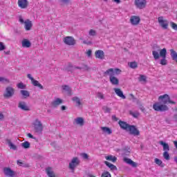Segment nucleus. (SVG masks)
Here are the masks:
<instances>
[{"label": "nucleus", "mask_w": 177, "mask_h": 177, "mask_svg": "<svg viewBox=\"0 0 177 177\" xmlns=\"http://www.w3.org/2000/svg\"><path fill=\"white\" fill-rule=\"evenodd\" d=\"M158 100L159 102L153 104V109L155 111H168V110H169V108L167 106L168 103H170L171 104H176V102L171 100V97H169V95L167 94L159 96Z\"/></svg>", "instance_id": "1"}, {"label": "nucleus", "mask_w": 177, "mask_h": 177, "mask_svg": "<svg viewBox=\"0 0 177 177\" xmlns=\"http://www.w3.org/2000/svg\"><path fill=\"white\" fill-rule=\"evenodd\" d=\"M122 71L120 68H111L104 72V77H107L109 75V81L112 85H119L120 80L115 77V75H120Z\"/></svg>", "instance_id": "2"}, {"label": "nucleus", "mask_w": 177, "mask_h": 177, "mask_svg": "<svg viewBox=\"0 0 177 177\" xmlns=\"http://www.w3.org/2000/svg\"><path fill=\"white\" fill-rule=\"evenodd\" d=\"M152 55L155 60H158L160 56V57H162V59H160V64H162V66H167V48H162L161 50L158 48L157 50H154L152 51Z\"/></svg>", "instance_id": "3"}, {"label": "nucleus", "mask_w": 177, "mask_h": 177, "mask_svg": "<svg viewBox=\"0 0 177 177\" xmlns=\"http://www.w3.org/2000/svg\"><path fill=\"white\" fill-rule=\"evenodd\" d=\"M33 128L35 132L36 133H41L42 131H44V126L42 125V122L39 121V120L36 119L32 123Z\"/></svg>", "instance_id": "4"}, {"label": "nucleus", "mask_w": 177, "mask_h": 177, "mask_svg": "<svg viewBox=\"0 0 177 177\" xmlns=\"http://www.w3.org/2000/svg\"><path fill=\"white\" fill-rule=\"evenodd\" d=\"M15 95V88L10 86H8L6 88L5 92L3 93V97L6 99H10Z\"/></svg>", "instance_id": "5"}, {"label": "nucleus", "mask_w": 177, "mask_h": 177, "mask_svg": "<svg viewBox=\"0 0 177 177\" xmlns=\"http://www.w3.org/2000/svg\"><path fill=\"white\" fill-rule=\"evenodd\" d=\"M80 162H81L80 161V159L78 158V157L73 158L71 162L69 163V166H68L69 169H71L72 172H74V171L75 170V168H77V167L80 165Z\"/></svg>", "instance_id": "6"}, {"label": "nucleus", "mask_w": 177, "mask_h": 177, "mask_svg": "<svg viewBox=\"0 0 177 177\" xmlns=\"http://www.w3.org/2000/svg\"><path fill=\"white\" fill-rule=\"evenodd\" d=\"M63 41L65 45H68L69 46H74L77 44L75 39L71 36L64 37Z\"/></svg>", "instance_id": "7"}, {"label": "nucleus", "mask_w": 177, "mask_h": 177, "mask_svg": "<svg viewBox=\"0 0 177 177\" xmlns=\"http://www.w3.org/2000/svg\"><path fill=\"white\" fill-rule=\"evenodd\" d=\"M127 132H129L130 135H133V136H139L140 135V131H139L135 125L130 124Z\"/></svg>", "instance_id": "8"}, {"label": "nucleus", "mask_w": 177, "mask_h": 177, "mask_svg": "<svg viewBox=\"0 0 177 177\" xmlns=\"http://www.w3.org/2000/svg\"><path fill=\"white\" fill-rule=\"evenodd\" d=\"M158 21L160 26H161L164 28V30H167V28H168V24H169V22L168 21V20L164 19L163 17H159L158 18Z\"/></svg>", "instance_id": "9"}, {"label": "nucleus", "mask_w": 177, "mask_h": 177, "mask_svg": "<svg viewBox=\"0 0 177 177\" xmlns=\"http://www.w3.org/2000/svg\"><path fill=\"white\" fill-rule=\"evenodd\" d=\"M27 77H28V78H29V80H30V81L34 86H37V88H39V89H44V86H42V84H41L39 83V82H38L37 80H35L34 79V77H32L31 76V74H30V73L28 74Z\"/></svg>", "instance_id": "10"}, {"label": "nucleus", "mask_w": 177, "mask_h": 177, "mask_svg": "<svg viewBox=\"0 0 177 177\" xmlns=\"http://www.w3.org/2000/svg\"><path fill=\"white\" fill-rule=\"evenodd\" d=\"M146 3H147L146 0H135V5L138 9H145L146 8Z\"/></svg>", "instance_id": "11"}, {"label": "nucleus", "mask_w": 177, "mask_h": 177, "mask_svg": "<svg viewBox=\"0 0 177 177\" xmlns=\"http://www.w3.org/2000/svg\"><path fill=\"white\" fill-rule=\"evenodd\" d=\"M63 104V100L57 97V98H55V100L51 102L50 106L53 109H56L57 107H59L60 104Z\"/></svg>", "instance_id": "12"}, {"label": "nucleus", "mask_w": 177, "mask_h": 177, "mask_svg": "<svg viewBox=\"0 0 177 177\" xmlns=\"http://www.w3.org/2000/svg\"><path fill=\"white\" fill-rule=\"evenodd\" d=\"M3 171L6 176L15 177V173L10 167H4Z\"/></svg>", "instance_id": "13"}, {"label": "nucleus", "mask_w": 177, "mask_h": 177, "mask_svg": "<svg viewBox=\"0 0 177 177\" xmlns=\"http://www.w3.org/2000/svg\"><path fill=\"white\" fill-rule=\"evenodd\" d=\"M18 107L19 109H21V110H23V111H30V107L27 106V103H26V102H19L18 104Z\"/></svg>", "instance_id": "14"}, {"label": "nucleus", "mask_w": 177, "mask_h": 177, "mask_svg": "<svg viewBox=\"0 0 177 177\" xmlns=\"http://www.w3.org/2000/svg\"><path fill=\"white\" fill-rule=\"evenodd\" d=\"M18 6L21 8V9H27V8H28V1L18 0Z\"/></svg>", "instance_id": "15"}, {"label": "nucleus", "mask_w": 177, "mask_h": 177, "mask_svg": "<svg viewBox=\"0 0 177 177\" xmlns=\"http://www.w3.org/2000/svg\"><path fill=\"white\" fill-rule=\"evenodd\" d=\"M118 124L122 129H123L124 131H128V129H129V127L131 126V124H129L122 120H120L118 122Z\"/></svg>", "instance_id": "16"}, {"label": "nucleus", "mask_w": 177, "mask_h": 177, "mask_svg": "<svg viewBox=\"0 0 177 177\" xmlns=\"http://www.w3.org/2000/svg\"><path fill=\"white\" fill-rule=\"evenodd\" d=\"M130 22L133 26H138L140 22V18L136 16H132L130 19Z\"/></svg>", "instance_id": "17"}, {"label": "nucleus", "mask_w": 177, "mask_h": 177, "mask_svg": "<svg viewBox=\"0 0 177 177\" xmlns=\"http://www.w3.org/2000/svg\"><path fill=\"white\" fill-rule=\"evenodd\" d=\"M95 56L97 59H100V60H103L104 59V52L102 50H96L95 53Z\"/></svg>", "instance_id": "18"}, {"label": "nucleus", "mask_w": 177, "mask_h": 177, "mask_svg": "<svg viewBox=\"0 0 177 177\" xmlns=\"http://www.w3.org/2000/svg\"><path fill=\"white\" fill-rule=\"evenodd\" d=\"M123 161L126 162L127 164H129V165H131L133 168H136L138 167V164L135 162H133L132 160L128 158H124L123 159Z\"/></svg>", "instance_id": "19"}, {"label": "nucleus", "mask_w": 177, "mask_h": 177, "mask_svg": "<svg viewBox=\"0 0 177 177\" xmlns=\"http://www.w3.org/2000/svg\"><path fill=\"white\" fill-rule=\"evenodd\" d=\"M46 172L48 177H56V174H55V171H53L52 167H47L46 169Z\"/></svg>", "instance_id": "20"}, {"label": "nucleus", "mask_w": 177, "mask_h": 177, "mask_svg": "<svg viewBox=\"0 0 177 177\" xmlns=\"http://www.w3.org/2000/svg\"><path fill=\"white\" fill-rule=\"evenodd\" d=\"M25 29L26 30V31H30V30H31V28L32 27V22H31V21H30V19H26L25 21Z\"/></svg>", "instance_id": "21"}, {"label": "nucleus", "mask_w": 177, "mask_h": 177, "mask_svg": "<svg viewBox=\"0 0 177 177\" xmlns=\"http://www.w3.org/2000/svg\"><path fill=\"white\" fill-rule=\"evenodd\" d=\"M115 93L117 95L119 96V97H121L122 99H127V97L124 95V93H122V91L120 88H114Z\"/></svg>", "instance_id": "22"}, {"label": "nucleus", "mask_w": 177, "mask_h": 177, "mask_svg": "<svg viewBox=\"0 0 177 177\" xmlns=\"http://www.w3.org/2000/svg\"><path fill=\"white\" fill-rule=\"evenodd\" d=\"M75 122L77 125H80V127H84L85 122L82 118H77L75 119Z\"/></svg>", "instance_id": "23"}, {"label": "nucleus", "mask_w": 177, "mask_h": 177, "mask_svg": "<svg viewBox=\"0 0 177 177\" xmlns=\"http://www.w3.org/2000/svg\"><path fill=\"white\" fill-rule=\"evenodd\" d=\"M159 145L162 146L164 151H169V145L167 142H164V141H159Z\"/></svg>", "instance_id": "24"}, {"label": "nucleus", "mask_w": 177, "mask_h": 177, "mask_svg": "<svg viewBox=\"0 0 177 177\" xmlns=\"http://www.w3.org/2000/svg\"><path fill=\"white\" fill-rule=\"evenodd\" d=\"M31 46V42L27 39H24L22 40V47L23 48H30Z\"/></svg>", "instance_id": "25"}, {"label": "nucleus", "mask_w": 177, "mask_h": 177, "mask_svg": "<svg viewBox=\"0 0 177 177\" xmlns=\"http://www.w3.org/2000/svg\"><path fill=\"white\" fill-rule=\"evenodd\" d=\"M101 129L104 132V133H107V135H111L113 133V131L111 130V129L107 127H102Z\"/></svg>", "instance_id": "26"}, {"label": "nucleus", "mask_w": 177, "mask_h": 177, "mask_svg": "<svg viewBox=\"0 0 177 177\" xmlns=\"http://www.w3.org/2000/svg\"><path fill=\"white\" fill-rule=\"evenodd\" d=\"M105 165L110 168L111 171H117V167L107 161L104 162Z\"/></svg>", "instance_id": "27"}, {"label": "nucleus", "mask_w": 177, "mask_h": 177, "mask_svg": "<svg viewBox=\"0 0 177 177\" xmlns=\"http://www.w3.org/2000/svg\"><path fill=\"white\" fill-rule=\"evenodd\" d=\"M62 88L69 96H71V88L68 85H63Z\"/></svg>", "instance_id": "28"}, {"label": "nucleus", "mask_w": 177, "mask_h": 177, "mask_svg": "<svg viewBox=\"0 0 177 177\" xmlns=\"http://www.w3.org/2000/svg\"><path fill=\"white\" fill-rule=\"evenodd\" d=\"M170 55L172 60H174L177 63V53L174 49L170 50Z\"/></svg>", "instance_id": "29"}, {"label": "nucleus", "mask_w": 177, "mask_h": 177, "mask_svg": "<svg viewBox=\"0 0 177 177\" xmlns=\"http://www.w3.org/2000/svg\"><path fill=\"white\" fill-rule=\"evenodd\" d=\"M6 143H8L10 149H12V150H17V147L12 143V141L10 140L6 139Z\"/></svg>", "instance_id": "30"}, {"label": "nucleus", "mask_w": 177, "mask_h": 177, "mask_svg": "<svg viewBox=\"0 0 177 177\" xmlns=\"http://www.w3.org/2000/svg\"><path fill=\"white\" fill-rule=\"evenodd\" d=\"M21 95L24 96V99H27V97H30V92L27 90H21L20 91Z\"/></svg>", "instance_id": "31"}, {"label": "nucleus", "mask_w": 177, "mask_h": 177, "mask_svg": "<svg viewBox=\"0 0 177 177\" xmlns=\"http://www.w3.org/2000/svg\"><path fill=\"white\" fill-rule=\"evenodd\" d=\"M17 165H19V167H24L25 168H28V167H30V165H28V163H24L20 160H17Z\"/></svg>", "instance_id": "32"}, {"label": "nucleus", "mask_w": 177, "mask_h": 177, "mask_svg": "<svg viewBox=\"0 0 177 177\" xmlns=\"http://www.w3.org/2000/svg\"><path fill=\"white\" fill-rule=\"evenodd\" d=\"M105 158L108 161H112V162H115L117 161V157L111 156V155L106 156Z\"/></svg>", "instance_id": "33"}, {"label": "nucleus", "mask_w": 177, "mask_h": 177, "mask_svg": "<svg viewBox=\"0 0 177 177\" xmlns=\"http://www.w3.org/2000/svg\"><path fill=\"white\" fill-rule=\"evenodd\" d=\"M21 146L24 149H30L31 144L28 141H25L21 143Z\"/></svg>", "instance_id": "34"}, {"label": "nucleus", "mask_w": 177, "mask_h": 177, "mask_svg": "<svg viewBox=\"0 0 177 177\" xmlns=\"http://www.w3.org/2000/svg\"><path fill=\"white\" fill-rule=\"evenodd\" d=\"M66 71H69L71 73H73L74 71V66H73V64H69L68 66L65 68Z\"/></svg>", "instance_id": "35"}, {"label": "nucleus", "mask_w": 177, "mask_h": 177, "mask_svg": "<svg viewBox=\"0 0 177 177\" xmlns=\"http://www.w3.org/2000/svg\"><path fill=\"white\" fill-rule=\"evenodd\" d=\"M129 114L132 115L134 118H138L139 115H140V113L138 111L133 112L131 111H129Z\"/></svg>", "instance_id": "36"}, {"label": "nucleus", "mask_w": 177, "mask_h": 177, "mask_svg": "<svg viewBox=\"0 0 177 177\" xmlns=\"http://www.w3.org/2000/svg\"><path fill=\"white\" fill-rule=\"evenodd\" d=\"M73 102H75L77 103V106H81V100L78 97H73L72 98Z\"/></svg>", "instance_id": "37"}, {"label": "nucleus", "mask_w": 177, "mask_h": 177, "mask_svg": "<svg viewBox=\"0 0 177 177\" xmlns=\"http://www.w3.org/2000/svg\"><path fill=\"white\" fill-rule=\"evenodd\" d=\"M129 66L130 68H138V63H136V62L129 63Z\"/></svg>", "instance_id": "38"}, {"label": "nucleus", "mask_w": 177, "mask_h": 177, "mask_svg": "<svg viewBox=\"0 0 177 177\" xmlns=\"http://www.w3.org/2000/svg\"><path fill=\"white\" fill-rule=\"evenodd\" d=\"M17 88H19V89H26V85H24V84H23V82H20L19 84H17Z\"/></svg>", "instance_id": "39"}, {"label": "nucleus", "mask_w": 177, "mask_h": 177, "mask_svg": "<svg viewBox=\"0 0 177 177\" xmlns=\"http://www.w3.org/2000/svg\"><path fill=\"white\" fill-rule=\"evenodd\" d=\"M102 110L104 113H110V111H111V109L106 106H102Z\"/></svg>", "instance_id": "40"}, {"label": "nucleus", "mask_w": 177, "mask_h": 177, "mask_svg": "<svg viewBox=\"0 0 177 177\" xmlns=\"http://www.w3.org/2000/svg\"><path fill=\"white\" fill-rule=\"evenodd\" d=\"M6 49V46L3 42L0 41V52H2V50H5Z\"/></svg>", "instance_id": "41"}, {"label": "nucleus", "mask_w": 177, "mask_h": 177, "mask_svg": "<svg viewBox=\"0 0 177 177\" xmlns=\"http://www.w3.org/2000/svg\"><path fill=\"white\" fill-rule=\"evenodd\" d=\"M138 81H140V82H142V81L146 82V76H145V75H140Z\"/></svg>", "instance_id": "42"}, {"label": "nucleus", "mask_w": 177, "mask_h": 177, "mask_svg": "<svg viewBox=\"0 0 177 177\" xmlns=\"http://www.w3.org/2000/svg\"><path fill=\"white\" fill-rule=\"evenodd\" d=\"M0 82H7V84H9L10 81H9V79L5 78L3 77H0Z\"/></svg>", "instance_id": "43"}, {"label": "nucleus", "mask_w": 177, "mask_h": 177, "mask_svg": "<svg viewBox=\"0 0 177 177\" xmlns=\"http://www.w3.org/2000/svg\"><path fill=\"white\" fill-rule=\"evenodd\" d=\"M163 157L165 158V160H169L170 157H169V153H168V151H165L163 153Z\"/></svg>", "instance_id": "44"}, {"label": "nucleus", "mask_w": 177, "mask_h": 177, "mask_svg": "<svg viewBox=\"0 0 177 177\" xmlns=\"http://www.w3.org/2000/svg\"><path fill=\"white\" fill-rule=\"evenodd\" d=\"M102 177H111V174L109 171H104L102 174Z\"/></svg>", "instance_id": "45"}, {"label": "nucleus", "mask_w": 177, "mask_h": 177, "mask_svg": "<svg viewBox=\"0 0 177 177\" xmlns=\"http://www.w3.org/2000/svg\"><path fill=\"white\" fill-rule=\"evenodd\" d=\"M88 34L91 37H95L96 35V30H95L93 29H91V30H89Z\"/></svg>", "instance_id": "46"}, {"label": "nucleus", "mask_w": 177, "mask_h": 177, "mask_svg": "<svg viewBox=\"0 0 177 177\" xmlns=\"http://www.w3.org/2000/svg\"><path fill=\"white\" fill-rule=\"evenodd\" d=\"M97 97L99 98V99H104V95L102 93H100V92H98L97 93Z\"/></svg>", "instance_id": "47"}, {"label": "nucleus", "mask_w": 177, "mask_h": 177, "mask_svg": "<svg viewBox=\"0 0 177 177\" xmlns=\"http://www.w3.org/2000/svg\"><path fill=\"white\" fill-rule=\"evenodd\" d=\"M80 156L84 160H88V158H89V156L87 153H81Z\"/></svg>", "instance_id": "48"}, {"label": "nucleus", "mask_w": 177, "mask_h": 177, "mask_svg": "<svg viewBox=\"0 0 177 177\" xmlns=\"http://www.w3.org/2000/svg\"><path fill=\"white\" fill-rule=\"evenodd\" d=\"M123 153L125 156H129L131 151H129V149H127V148H124L123 149Z\"/></svg>", "instance_id": "49"}, {"label": "nucleus", "mask_w": 177, "mask_h": 177, "mask_svg": "<svg viewBox=\"0 0 177 177\" xmlns=\"http://www.w3.org/2000/svg\"><path fill=\"white\" fill-rule=\"evenodd\" d=\"M82 70H84V71H88L89 66H88V65L83 64L82 66Z\"/></svg>", "instance_id": "50"}, {"label": "nucleus", "mask_w": 177, "mask_h": 177, "mask_svg": "<svg viewBox=\"0 0 177 177\" xmlns=\"http://www.w3.org/2000/svg\"><path fill=\"white\" fill-rule=\"evenodd\" d=\"M155 162L156 164H157V165H161V164H162V161H161V160L158 159V158H155Z\"/></svg>", "instance_id": "51"}, {"label": "nucleus", "mask_w": 177, "mask_h": 177, "mask_svg": "<svg viewBox=\"0 0 177 177\" xmlns=\"http://www.w3.org/2000/svg\"><path fill=\"white\" fill-rule=\"evenodd\" d=\"M171 28H173V30H175L176 31H177V24H176L171 22Z\"/></svg>", "instance_id": "52"}, {"label": "nucleus", "mask_w": 177, "mask_h": 177, "mask_svg": "<svg viewBox=\"0 0 177 177\" xmlns=\"http://www.w3.org/2000/svg\"><path fill=\"white\" fill-rule=\"evenodd\" d=\"M83 44H84V45H88V46H89V45H92V41H91L84 40V41H83Z\"/></svg>", "instance_id": "53"}, {"label": "nucleus", "mask_w": 177, "mask_h": 177, "mask_svg": "<svg viewBox=\"0 0 177 177\" xmlns=\"http://www.w3.org/2000/svg\"><path fill=\"white\" fill-rule=\"evenodd\" d=\"M139 109L140 110H141V111H142V113H145L146 111V109L143 107V105L140 104L139 106Z\"/></svg>", "instance_id": "54"}, {"label": "nucleus", "mask_w": 177, "mask_h": 177, "mask_svg": "<svg viewBox=\"0 0 177 177\" xmlns=\"http://www.w3.org/2000/svg\"><path fill=\"white\" fill-rule=\"evenodd\" d=\"M86 55L88 57H91L92 56V50H88L87 52H86Z\"/></svg>", "instance_id": "55"}, {"label": "nucleus", "mask_w": 177, "mask_h": 177, "mask_svg": "<svg viewBox=\"0 0 177 177\" xmlns=\"http://www.w3.org/2000/svg\"><path fill=\"white\" fill-rule=\"evenodd\" d=\"M28 138H30V139H35V137L34 136L31 135V133H28L27 134Z\"/></svg>", "instance_id": "56"}, {"label": "nucleus", "mask_w": 177, "mask_h": 177, "mask_svg": "<svg viewBox=\"0 0 177 177\" xmlns=\"http://www.w3.org/2000/svg\"><path fill=\"white\" fill-rule=\"evenodd\" d=\"M19 21L21 24H24L26 21H24V19H23V17H19Z\"/></svg>", "instance_id": "57"}, {"label": "nucleus", "mask_w": 177, "mask_h": 177, "mask_svg": "<svg viewBox=\"0 0 177 177\" xmlns=\"http://www.w3.org/2000/svg\"><path fill=\"white\" fill-rule=\"evenodd\" d=\"M61 2L62 3H64L65 5H67V3H68V2H70V0H61Z\"/></svg>", "instance_id": "58"}, {"label": "nucleus", "mask_w": 177, "mask_h": 177, "mask_svg": "<svg viewBox=\"0 0 177 177\" xmlns=\"http://www.w3.org/2000/svg\"><path fill=\"white\" fill-rule=\"evenodd\" d=\"M67 109V106H64V105H62V106H61V110L62 111H64V110H66Z\"/></svg>", "instance_id": "59"}, {"label": "nucleus", "mask_w": 177, "mask_h": 177, "mask_svg": "<svg viewBox=\"0 0 177 177\" xmlns=\"http://www.w3.org/2000/svg\"><path fill=\"white\" fill-rule=\"evenodd\" d=\"M112 120L113 121H118V118H116L115 115H112Z\"/></svg>", "instance_id": "60"}, {"label": "nucleus", "mask_w": 177, "mask_h": 177, "mask_svg": "<svg viewBox=\"0 0 177 177\" xmlns=\"http://www.w3.org/2000/svg\"><path fill=\"white\" fill-rule=\"evenodd\" d=\"M116 3H121V0H113Z\"/></svg>", "instance_id": "61"}, {"label": "nucleus", "mask_w": 177, "mask_h": 177, "mask_svg": "<svg viewBox=\"0 0 177 177\" xmlns=\"http://www.w3.org/2000/svg\"><path fill=\"white\" fill-rule=\"evenodd\" d=\"M5 55H10V51H4Z\"/></svg>", "instance_id": "62"}, {"label": "nucleus", "mask_w": 177, "mask_h": 177, "mask_svg": "<svg viewBox=\"0 0 177 177\" xmlns=\"http://www.w3.org/2000/svg\"><path fill=\"white\" fill-rule=\"evenodd\" d=\"M3 114L0 113V120H3Z\"/></svg>", "instance_id": "63"}, {"label": "nucleus", "mask_w": 177, "mask_h": 177, "mask_svg": "<svg viewBox=\"0 0 177 177\" xmlns=\"http://www.w3.org/2000/svg\"><path fill=\"white\" fill-rule=\"evenodd\" d=\"M174 146L175 147L177 148V141H174Z\"/></svg>", "instance_id": "64"}]
</instances>
